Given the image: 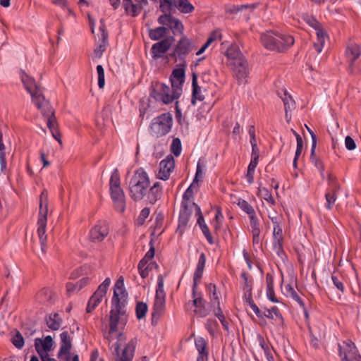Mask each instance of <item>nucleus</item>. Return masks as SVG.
<instances>
[{
    "mask_svg": "<svg viewBox=\"0 0 361 361\" xmlns=\"http://www.w3.org/2000/svg\"><path fill=\"white\" fill-rule=\"evenodd\" d=\"M54 341L50 336H46L44 339L39 338H35V347L40 358L49 356L48 353L51 350Z\"/></svg>",
    "mask_w": 361,
    "mask_h": 361,
    "instance_id": "18",
    "label": "nucleus"
},
{
    "mask_svg": "<svg viewBox=\"0 0 361 361\" xmlns=\"http://www.w3.org/2000/svg\"><path fill=\"white\" fill-rule=\"evenodd\" d=\"M175 167L174 158L171 155L167 156L159 163V171L157 175V178L164 180L169 178L171 173Z\"/></svg>",
    "mask_w": 361,
    "mask_h": 361,
    "instance_id": "16",
    "label": "nucleus"
},
{
    "mask_svg": "<svg viewBox=\"0 0 361 361\" xmlns=\"http://www.w3.org/2000/svg\"><path fill=\"white\" fill-rule=\"evenodd\" d=\"M97 71L98 74V86L100 89H102L105 85L104 70L103 66L102 65H97Z\"/></svg>",
    "mask_w": 361,
    "mask_h": 361,
    "instance_id": "56",
    "label": "nucleus"
},
{
    "mask_svg": "<svg viewBox=\"0 0 361 361\" xmlns=\"http://www.w3.org/2000/svg\"><path fill=\"white\" fill-rule=\"evenodd\" d=\"M162 195V189L160 183L156 182L150 188L148 192V200L150 204H154L159 200Z\"/></svg>",
    "mask_w": 361,
    "mask_h": 361,
    "instance_id": "29",
    "label": "nucleus"
},
{
    "mask_svg": "<svg viewBox=\"0 0 361 361\" xmlns=\"http://www.w3.org/2000/svg\"><path fill=\"white\" fill-rule=\"evenodd\" d=\"M212 312H214V315L219 319V320L220 321L223 328L226 330V331H228V329H229V324L228 322L225 319V317H224V314H223V312H222V310L221 307H218V308H214Z\"/></svg>",
    "mask_w": 361,
    "mask_h": 361,
    "instance_id": "47",
    "label": "nucleus"
},
{
    "mask_svg": "<svg viewBox=\"0 0 361 361\" xmlns=\"http://www.w3.org/2000/svg\"><path fill=\"white\" fill-rule=\"evenodd\" d=\"M229 66L231 67L233 76L239 83L246 82L248 76L247 62L244 56H228Z\"/></svg>",
    "mask_w": 361,
    "mask_h": 361,
    "instance_id": "9",
    "label": "nucleus"
},
{
    "mask_svg": "<svg viewBox=\"0 0 361 361\" xmlns=\"http://www.w3.org/2000/svg\"><path fill=\"white\" fill-rule=\"evenodd\" d=\"M125 288H124V280L121 276L116 282L114 285V295L112 297V302H126Z\"/></svg>",
    "mask_w": 361,
    "mask_h": 361,
    "instance_id": "23",
    "label": "nucleus"
},
{
    "mask_svg": "<svg viewBox=\"0 0 361 361\" xmlns=\"http://www.w3.org/2000/svg\"><path fill=\"white\" fill-rule=\"evenodd\" d=\"M155 299L166 300V293L164 290V279L161 275H159L157 278Z\"/></svg>",
    "mask_w": 361,
    "mask_h": 361,
    "instance_id": "42",
    "label": "nucleus"
},
{
    "mask_svg": "<svg viewBox=\"0 0 361 361\" xmlns=\"http://www.w3.org/2000/svg\"><path fill=\"white\" fill-rule=\"evenodd\" d=\"M269 275L267 276V296L269 300L274 302H278L279 300L275 296L274 290V285L273 281L271 279L269 280Z\"/></svg>",
    "mask_w": 361,
    "mask_h": 361,
    "instance_id": "48",
    "label": "nucleus"
},
{
    "mask_svg": "<svg viewBox=\"0 0 361 361\" xmlns=\"http://www.w3.org/2000/svg\"><path fill=\"white\" fill-rule=\"evenodd\" d=\"M282 288L283 294L287 298H291L293 300L296 301L301 307H305L303 300L290 284H286Z\"/></svg>",
    "mask_w": 361,
    "mask_h": 361,
    "instance_id": "28",
    "label": "nucleus"
},
{
    "mask_svg": "<svg viewBox=\"0 0 361 361\" xmlns=\"http://www.w3.org/2000/svg\"><path fill=\"white\" fill-rule=\"evenodd\" d=\"M206 263V256L204 253L202 252L200 255L198 262L195 269V271L193 274V285H192V294L195 297V290L197 287V283L200 281L203 271L205 267Z\"/></svg>",
    "mask_w": 361,
    "mask_h": 361,
    "instance_id": "20",
    "label": "nucleus"
},
{
    "mask_svg": "<svg viewBox=\"0 0 361 361\" xmlns=\"http://www.w3.org/2000/svg\"><path fill=\"white\" fill-rule=\"evenodd\" d=\"M338 350L341 361H361V356L357 354L356 347L350 340L338 343Z\"/></svg>",
    "mask_w": 361,
    "mask_h": 361,
    "instance_id": "13",
    "label": "nucleus"
},
{
    "mask_svg": "<svg viewBox=\"0 0 361 361\" xmlns=\"http://www.w3.org/2000/svg\"><path fill=\"white\" fill-rule=\"evenodd\" d=\"M331 280L334 285L336 287V288L341 291L342 293H344L345 286L343 283V279L341 276H338L336 275L331 276Z\"/></svg>",
    "mask_w": 361,
    "mask_h": 361,
    "instance_id": "57",
    "label": "nucleus"
},
{
    "mask_svg": "<svg viewBox=\"0 0 361 361\" xmlns=\"http://www.w3.org/2000/svg\"><path fill=\"white\" fill-rule=\"evenodd\" d=\"M37 109L41 111L44 116L47 117V127L49 128L53 137L61 144V134L58 130V124L54 115V110L49 102H45L43 104V107Z\"/></svg>",
    "mask_w": 361,
    "mask_h": 361,
    "instance_id": "11",
    "label": "nucleus"
},
{
    "mask_svg": "<svg viewBox=\"0 0 361 361\" xmlns=\"http://www.w3.org/2000/svg\"><path fill=\"white\" fill-rule=\"evenodd\" d=\"M192 298H194L192 300L193 305L195 307L194 313L200 317H207L210 310L205 307L206 301L201 296L196 297V293L195 297L192 295Z\"/></svg>",
    "mask_w": 361,
    "mask_h": 361,
    "instance_id": "24",
    "label": "nucleus"
},
{
    "mask_svg": "<svg viewBox=\"0 0 361 361\" xmlns=\"http://www.w3.org/2000/svg\"><path fill=\"white\" fill-rule=\"evenodd\" d=\"M115 333L111 332L109 328L108 331L103 334L104 339L108 341L114 361H132L137 343V338H133L126 344V336L122 332H118L116 335L117 341L111 344Z\"/></svg>",
    "mask_w": 361,
    "mask_h": 361,
    "instance_id": "1",
    "label": "nucleus"
},
{
    "mask_svg": "<svg viewBox=\"0 0 361 361\" xmlns=\"http://www.w3.org/2000/svg\"><path fill=\"white\" fill-rule=\"evenodd\" d=\"M61 338V347L58 353V357L60 358L62 355H66V360H69V355H68L71 349L72 343L71 338L68 331H63L60 335Z\"/></svg>",
    "mask_w": 361,
    "mask_h": 361,
    "instance_id": "22",
    "label": "nucleus"
},
{
    "mask_svg": "<svg viewBox=\"0 0 361 361\" xmlns=\"http://www.w3.org/2000/svg\"><path fill=\"white\" fill-rule=\"evenodd\" d=\"M238 205L244 212H245L249 216V217L256 214L252 206L246 200L239 199L238 202Z\"/></svg>",
    "mask_w": 361,
    "mask_h": 361,
    "instance_id": "43",
    "label": "nucleus"
},
{
    "mask_svg": "<svg viewBox=\"0 0 361 361\" xmlns=\"http://www.w3.org/2000/svg\"><path fill=\"white\" fill-rule=\"evenodd\" d=\"M327 180L329 185L327 189L340 190V185L338 183L336 178L331 173H329Z\"/></svg>",
    "mask_w": 361,
    "mask_h": 361,
    "instance_id": "59",
    "label": "nucleus"
},
{
    "mask_svg": "<svg viewBox=\"0 0 361 361\" xmlns=\"http://www.w3.org/2000/svg\"><path fill=\"white\" fill-rule=\"evenodd\" d=\"M310 160L314 165V166L319 170L322 171L323 168H324V164L323 161L315 156V152L312 154V148L311 147V154H310Z\"/></svg>",
    "mask_w": 361,
    "mask_h": 361,
    "instance_id": "58",
    "label": "nucleus"
},
{
    "mask_svg": "<svg viewBox=\"0 0 361 361\" xmlns=\"http://www.w3.org/2000/svg\"><path fill=\"white\" fill-rule=\"evenodd\" d=\"M20 79L25 90L30 94L32 101L37 108L43 107L45 102H48L43 95L42 88L37 84L35 79L24 71L20 72Z\"/></svg>",
    "mask_w": 361,
    "mask_h": 361,
    "instance_id": "5",
    "label": "nucleus"
},
{
    "mask_svg": "<svg viewBox=\"0 0 361 361\" xmlns=\"http://www.w3.org/2000/svg\"><path fill=\"white\" fill-rule=\"evenodd\" d=\"M339 190L326 189L325 198L326 201V207L331 209L337 199V192Z\"/></svg>",
    "mask_w": 361,
    "mask_h": 361,
    "instance_id": "38",
    "label": "nucleus"
},
{
    "mask_svg": "<svg viewBox=\"0 0 361 361\" xmlns=\"http://www.w3.org/2000/svg\"><path fill=\"white\" fill-rule=\"evenodd\" d=\"M259 195L266 200L268 203H269L271 205H275L276 201L274 200V197H272L271 193L269 192V190L266 188H259Z\"/></svg>",
    "mask_w": 361,
    "mask_h": 361,
    "instance_id": "52",
    "label": "nucleus"
},
{
    "mask_svg": "<svg viewBox=\"0 0 361 361\" xmlns=\"http://www.w3.org/2000/svg\"><path fill=\"white\" fill-rule=\"evenodd\" d=\"M241 277L243 279V289L244 291L245 290H252V279H249V275L246 272H243L241 274Z\"/></svg>",
    "mask_w": 361,
    "mask_h": 361,
    "instance_id": "55",
    "label": "nucleus"
},
{
    "mask_svg": "<svg viewBox=\"0 0 361 361\" xmlns=\"http://www.w3.org/2000/svg\"><path fill=\"white\" fill-rule=\"evenodd\" d=\"M207 291L209 295L212 309L213 310L214 308L221 307L219 293L216 292V285L214 283H209L207 286Z\"/></svg>",
    "mask_w": 361,
    "mask_h": 361,
    "instance_id": "32",
    "label": "nucleus"
},
{
    "mask_svg": "<svg viewBox=\"0 0 361 361\" xmlns=\"http://www.w3.org/2000/svg\"><path fill=\"white\" fill-rule=\"evenodd\" d=\"M173 39V37L164 39L155 44H154L151 48L150 52L152 57L154 59H158L163 56L171 46V41Z\"/></svg>",
    "mask_w": 361,
    "mask_h": 361,
    "instance_id": "19",
    "label": "nucleus"
},
{
    "mask_svg": "<svg viewBox=\"0 0 361 361\" xmlns=\"http://www.w3.org/2000/svg\"><path fill=\"white\" fill-rule=\"evenodd\" d=\"M183 13H190L195 10V7L188 1V0H177V7Z\"/></svg>",
    "mask_w": 361,
    "mask_h": 361,
    "instance_id": "41",
    "label": "nucleus"
},
{
    "mask_svg": "<svg viewBox=\"0 0 361 361\" xmlns=\"http://www.w3.org/2000/svg\"><path fill=\"white\" fill-rule=\"evenodd\" d=\"M148 307L146 303L142 302H139L136 305L135 312L136 317L138 319H143L147 314Z\"/></svg>",
    "mask_w": 361,
    "mask_h": 361,
    "instance_id": "49",
    "label": "nucleus"
},
{
    "mask_svg": "<svg viewBox=\"0 0 361 361\" xmlns=\"http://www.w3.org/2000/svg\"><path fill=\"white\" fill-rule=\"evenodd\" d=\"M283 243V235L281 226L274 227L273 229V243Z\"/></svg>",
    "mask_w": 361,
    "mask_h": 361,
    "instance_id": "53",
    "label": "nucleus"
},
{
    "mask_svg": "<svg viewBox=\"0 0 361 361\" xmlns=\"http://www.w3.org/2000/svg\"><path fill=\"white\" fill-rule=\"evenodd\" d=\"M48 213V192L44 190L39 197V211L37 221V233L39 238L42 251L45 253L47 247V215Z\"/></svg>",
    "mask_w": 361,
    "mask_h": 361,
    "instance_id": "4",
    "label": "nucleus"
},
{
    "mask_svg": "<svg viewBox=\"0 0 361 361\" xmlns=\"http://www.w3.org/2000/svg\"><path fill=\"white\" fill-rule=\"evenodd\" d=\"M250 218L251 231L252 234V243L257 245L260 242L259 235L261 233L259 221L256 216H252Z\"/></svg>",
    "mask_w": 361,
    "mask_h": 361,
    "instance_id": "25",
    "label": "nucleus"
},
{
    "mask_svg": "<svg viewBox=\"0 0 361 361\" xmlns=\"http://www.w3.org/2000/svg\"><path fill=\"white\" fill-rule=\"evenodd\" d=\"M143 4H135L132 0H123V6L126 13L132 16H137L142 9Z\"/></svg>",
    "mask_w": 361,
    "mask_h": 361,
    "instance_id": "30",
    "label": "nucleus"
},
{
    "mask_svg": "<svg viewBox=\"0 0 361 361\" xmlns=\"http://www.w3.org/2000/svg\"><path fill=\"white\" fill-rule=\"evenodd\" d=\"M269 310L274 314L276 322L279 325L282 326L283 324V317L281 313L280 312L279 308L274 306L270 308Z\"/></svg>",
    "mask_w": 361,
    "mask_h": 361,
    "instance_id": "63",
    "label": "nucleus"
},
{
    "mask_svg": "<svg viewBox=\"0 0 361 361\" xmlns=\"http://www.w3.org/2000/svg\"><path fill=\"white\" fill-rule=\"evenodd\" d=\"M256 6H257V4H244V5H241V6H232L229 8H227L226 11L228 13L233 14V13H236L238 11H240L244 8H250L251 10H253L254 8H256Z\"/></svg>",
    "mask_w": 361,
    "mask_h": 361,
    "instance_id": "51",
    "label": "nucleus"
},
{
    "mask_svg": "<svg viewBox=\"0 0 361 361\" xmlns=\"http://www.w3.org/2000/svg\"><path fill=\"white\" fill-rule=\"evenodd\" d=\"M49 329L56 331L61 327L62 319L58 313L51 314L46 319Z\"/></svg>",
    "mask_w": 361,
    "mask_h": 361,
    "instance_id": "35",
    "label": "nucleus"
},
{
    "mask_svg": "<svg viewBox=\"0 0 361 361\" xmlns=\"http://www.w3.org/2000/svg\"><path fill=\"white\" fill-rule=\"evenodd\" d=\"M218 323L216 319H209L207 320L206 328L211 335H214L216 331Z\"/></svg>",
    "mask_w": 361,
    "mask_h": 361,
    "instance_id": "61",
    "label": "nucleus"
},
{
    "mask_svg": "<svg viewBox=\"0 0 361 361\" xmlns=\"http://www.w3.org/2000/svg\"><path fill=\"white\" fill-rule=\"evenodd\" d=\"M171 151L174 154L175 156L178 157L181 153V143L180 140L178 138H175L173 140L171 144Z\"/></svg>",
    "mask_w": 361,
    "mask_h": 361,
    "instance_id": "60",
    "label": "nucleus"
},
{
    "mask_svg": "<svg viewBox=\"0 0 361 361\" xmlns=\"http://www.w3.org/2000/svg\"><path fill=\"white\" fill-rule=\"evenodd\" d=\"M111 197L114 203L116 209L120 212L126 209L125 195L120 185V176L117 169L112 173L110 181Z\"/></svg>",
    "mask_w": 361,
    "mask_h": 361,
    "instance_id": "7",
    "label": "nucleus"
},
{
    "mask_svg": "<svg viewBox=\"0 0 361 361\" xmlns=\"http://www.w3.org/2000/svg\"><path fill=\"white\" fill-rule=\"evenodd\" d=\"M53 295L50 289L44 288L37 293V299L40 303H51Z\"/></svg>",
    "mask_w": 361,
    "mask_h": 361,
    "instance_id": "36",
    "label": "nucleus"
},
{
    "mask_svg": "<svg viewBox=\"0 0 361 361\" xmlns=\"http://www.w3.org/2000/svg\"><path fill=\"white\" fill-rule=\"evenodd\" d=\"M150 181L147 173L142 168L138 169L129 182V193L135 201H140L147 194Z\"/></svg>",
    "mask_w": 361,
    "mask_h": 361,
    "instance_id": "3",
    "label": "nucleus"
},
{
    "mask_svg": "<svg viewBox=\"0 0 361 361\" xmlns=\"http://www.w3.org/2000/svg\"><path fill=\"white\" fill-rule=\"evenodd\" d=\"M166 300L155 299L153 306L152 317H159L165 307Z\"/></svg>",
    "mask_w": 361,
    "mask_h": 361,
    "instance_id": "40",
    "label": "nucleus"
},
{
    "mask_svg": "<svg viewBox=\"0 0 361 361\" xmlns=\"http://www.w3.org/2000/svg\"><path fill=\"white\" fill-rule=\"evenodd\" d=\"M150 95L155 100L162 102L165 104H171L173 100L180 97L175 95V89H172L171 91L168 85L159 82L153 85Z\"/></svg>",
    "mask_w": 361,
    "mask_h": 361,
    "instance_id": "10",
    "label": "nucleus"
},
{
    "mask_svg": "<svg viewBox=\"0 0 361 361\" xmlns=\"http://www.w3.org/2000/svg\"><path fill=\"white\" fill-rule=\"evenodd\" d=\"M166 32L167 29L165 27H158L151 30L149 35L152 40H159L166 34Z\"/></svg>",
    "mask_w": 361,
    "mask_h": 361,
    "instance_id": "44",
    "label": "nucleus"
},
{
    "mask_svg": "<svg viewBox=\"0 0 361 361\" xmlns=\"http://www.w3.org/2000/svg\"><path fill=\"white\" fill-rule=\"evenodd\" d=\"M173 18V16H172L171 13H164L159 17L158 22L161 25L169 27Z\"/></svg>",
    "mask_w": 361,
    "mask_h": 361,
    "instance_id": "62",
    "label": "nucleus"
},
{
    "mask_svg": "<svg viewBox=\"0 0 361 361\" xmlns=\"http://www.w3.org/2000/svg\"><path fill=\"white\" fill-rule=\"evenodd\" d=\"M104 296V295L98 293V291L96 290L88 301L86 312L87 313L92 312L96 308V307H97V305L102 302V298Z\"/></svg>",
    "mask_w": 361,
    "mask_h": 361,
    "instance_id": "33",
    "label": "nucleus"
},
{
    "mask_svg": "<svg viewBox=\"0 0 361 361\" xmlns=\"http://www.w3.org/2000/svg\"><path fill=\"white\" fill-rule=\"evenodd\" d=\"M109 234L108 224L99 221L90 231V239L92 242H102Z\"/></svg>",
    "mask_w": 361,
    "mask_h": 361,
    "instance_id": "17",
    "label": "nucleus"
},
{
    "mask_svg": "<svg viewBox=\"0 0 361 361\" xmlns=\"http://www.w3.org/2000/svg\"><path fill=\"white\" fill-rule=\"evenodd\" d=\"M126 322L125 303L118 301L117 302H112L109 317V328H111V331L118 332L120 329H123L125 326Z\"/></svg>",
    "mask_w": 361,
    "mask_h": 361,
    "instance_id": "8",
    "label": "nucleus"
},
{
    "mask_svg": "<svg viewBox=\"0 0 361 361\" xmlns=\"http://www.w3.org/2000/svg\"><path fill=\"white\" fill-rule=\"evenodd\" d=\"M195 345L198 352L197 361H208L207 341L204 338L199 336L195 339Z\"/></svg>",
    "mask_w": 361,
    "mask_h": 361,
    "instance_id": "21",
    "label": "nucleus"
},
{
    "mask_svg": "<svg viewBox=\"0 0 361 361\" xmlns=\"http://www.w3.org/2000/svg\"><path fill=\"white\" fill-rule=\"evenodd\" d=\"M195 49L196 47L192 40L183 35L175 46L170 56L176 60L184 61L187 56Z\"/></svg>",
    "mask_w": 361,
    "mask_h": 361,
    "instance_id": "12",
    "label": "nucleus"
},
{
    "mask_svg": "<svg viewBox=\"0 0 361 361\" xmlns=\"http://www.w3.org/2000/svg\"><path fill=\"white\" fill-rule=\"evenodd\" d=\"M149 213H150V210L149 208H147V207L143 208L141 210L140 214L137 218V224L139 225L144 224L145 219L149 216Z\"/></svg>",
    "mask_w": 361,
    "mask_h": 361,
    "instance_id": "64",
    "label": "nucleus"
},
{
    "mask_svg": "<svg viewBox=\"0 0 361 361\" xmlns=\"http://www.w3.org/2000/svg\"><path fill=\"white\" fill-rule=\"evenodd\" d=\"M317 42L314 43V47L318 53H320L323 49L326 37L323 29H317Z\"/></svg>",
    "mask_w": 361,
    "mask_h": 361,
    "instance_id": "39",
    "label": "nucleus"
},
{
    "mask_svg": "<svg viewBox=\"0 0 361 361\" xmlns=\"http://www.w3.org/2000/svg\"><path fill=\"white\" fill-rule=\"evenodd\" d=\"M11 342L13 345L18 349H21L23 347L24 339L19 331H17V333L13 336Z\"/></svg>",
    "mask_w": 361,
    "mask_h": 361,
    "instance_id": "54",
    "label": "nucleus"
},
{
    "mask_svg": "<svg viewBox=\"0 0 361 361\" xmlns=\"http://www.w3.org/2000/svg\"><path fill=\"white\" fill-rule=\"evenodd\" d=\"M185 68H178L172 71L170 77L172 89H175V95L180 97L183 92V85L185 82Z\"/></svg>",
    "mask_w": 361,
    "mask_h": 361,
    "instance_id": "15",
    "label": "nucleus"
},
{
    "mask_svg": "<svg viewBox=\"0 0 361 361\" xmlns=\"http://www.w3.org/2000/svg\"><path fill=\"white\" fill-rule=\"evenodd\" d=\"M260 39L265 49L279 53L288 50L295 42L293 36L272 30L262 33Z\"/></svg>",
    "mask_w": 361,
    "mask_h": 361,
    "instance_id": "2",
    "label": "nucleus"
},
{
    "mask_svg": "<svg viewBox=\"0 0 361 361\" xmlns=\"http://www.w3.org/2000/svg\"><path fill=\"white\" fill-rule=\"evenodd\" d=\"M257 164L258 161L251 160L248 165L246 178L249 184H252L254 182L255 171Z\"/></svg>",
    "mask_w": 361,
    "mask_h": 361,
    "instance_id": "46",
    "label": "nucleus"
},
{
    "mask_svg": "<svg viewBox=\"0 0 361 361\" xmlns=\"http://www.w3.org/2000/svg\"><path fill=\"white\" fill-rule=\"evenodd\" d=\"M172 125V115L169 112L163 113L152 119L149 126V133L157 138L164 136L171 131Z\"/></svg>",
    "mask_w": 361,
    "mask_h": 361,
    "instance_id": "6",
    "label": "nucleus"
},
{
    "mask_svg": "<svg viewBox=\"0 0 361 361\" xmlns=\"http://www.w3.org/2000/svg\"><path fill=\"white\" fill-rule=\"evenodd\" d=\"M192 92L191 103L192 104L195 105L197 100L203 101L204 99V96L202 92V88L197 84V78L195 73L192 74Z\"/></svg>",
    "mask_w": 361,
    "mask_h": 361,
    "instance_id": "26",
    "label": "nucleus"
},
{
    "mask_svg": "<svg viewBox=\"0 0 361 361\" xmlns=\"http://www.w3.org/2000/svg\"><path fill=\"white\" fill-rule=\"evenodd\" d=\"M361 54L360 47L356 44H352L348 46L345 50V54L350 61V67L352 69L353 63L360 57Z\"/></svg>",
    "mask_w": 361,
    "mask_h": 361,
    "instance_id": "27",
    "label": "nucleus"
},
{
    "mask_svg": "<svg viewBox=\"0 0 361 361\" xmlns=\"http://www.w3.org/2000/svg\"><path fill=\"white\" fill-rule=\"evenodd\" d=\"M89 282V278L84 277L75 283L69 282L66 284V290L68 293H72L80 290Z\"/></svg>",
    "mask_w": 361,
    "mask_h": 361,
    "instance_id": "34",
    "label": "nucleus"
},
{
    "mask_svg": "<svg viewBox=\"0 0 361 361\" xmlns=\"http://www.w3.org/2000/svg\"><path fill=\"white\" fill-rule=\"evenodd\" d=\"M197 205L194 202L182 201L178 226V229L180 230V232H182L187 226L192 212V209L193 207H195L197 209Z\"/></svg>",
    "mask_w": 361,
    "mask_h": 361,
    "instance_id": "14",
    "label": "nucleus"
},
{
    "mask_svg": "<svg viewBox=\"0 0 361 361\" xmlns=\"http://www.w3.org/2000/svg\"><path fill=\"white\" fill-rule=\"evenodd\" d=\"M160 10L163 13H171L176 11L177 0H159Z\"/></svg>",
    "mask_w": 361,
    "mask_h": 361,
    "instance_id": "37",
    "label": "nucleus"
},
{
    "mask_svg": "<svg viewBox=\"0 0 361 361\" xmlns=\"http://www.w3.org/2000/svg\"><path fill=\"white\" fill-rule=\"evenodd\" d=\"M174 35L183 34L184 27L180 20L173 17L169 26Z\"/></svg>",
    "mask_w": 361,
    "mask_h": 361,
    "instance_id": "45",
    "label": "nucleus"
},
{
    "mask_svg": "<svg viewBox=\"0 0 361 361\" xmlns=\"http://www.w3.org/2000/svg\"><path fill=\"white\" fill-rule=\"evenodd\" d=\"M147 262H145V259H141L137 265L139 274L142 279H145L148 276L149 271L152 269L149 267V265H147Z\"/></svg>",
    "mask_w": 361,
    "mask_h": 361,
    "instance_id": "50",
    "label": "nucleus"
},
{
    "mask_svg": "<svg viewBox=\"0 0 361 361\" xmlns=\"http://www.w3.org/2000/svg\"><path fill=\"white\" fill-rule=\"evenodd\" d=\"M278 95L280 97V98L282 99L283 102L285 111H287V110L295 109V102L286 90H282L281 91H279Z\"/></svg>",
    "mask_w": 361,
    "mask_h": 361,
    "instance_id": "31",
    "label": "nucleus"
}]
</instances>
